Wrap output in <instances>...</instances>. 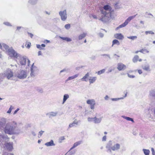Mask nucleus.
Masks as SVG:
<instances>
[{"label":"nucleus","instance_id":"1","mask_svg":"<svg viewBox=\"0 0 155 155\" xmlns=\"http://www.w3.org/2000/svg\"><path fill=\"white\" fill-rule=\"evenodd\" d=\"M6 118L2 117L0 119V128H3L5 134H19L20 130L17 127V123L12 121L6 123Z\"/></svg>","mask_w":155,"mask_h":155},{"label":"nucleus","instance_id":"2","mask_svg":"<svg viewBox=\"0 0 155 155\" xmlns=\"http://www.w3.org/2000/svg\"><path fill=\"white\" fill-rule=\"evenodd\" d=\"M101 11V16L99 20L104 23L108 22L111 17L112 8L109 5H105Z\"/></svg>","mask_w":155,"mask_h":155},{"label":"nucleus","instance_id":"3","mask_svg":"<svg viewBox=\"0 0 155 155\" xmlns=\"http://www.w3.org/2000/svg\"><path fill=\"white\" fill-rule=\"evenodd\" d=\"M14 72L10 69L6 70L4 72L2 75L3 77H5L8 79H11L14 76Z\"/></svg>","mask_w":155,"mask_h":155},{"label":"nucleus","instance_id":"4","mask_svg":"<svg viewBox=\"0 0 155 155\" xmlns=\"http://www.w3.org/2000/svg\"><path fill=\"white\" fill-rule=\"evenodd\" d=\"M112 144V142L111 141H110L106 146V148L108 149L110 151L111 150L113 151H115L118 150L120 149V145L118 143H116L114 144L113 146L110 147Z\"/></svg>","mask_w":155,"mask_h":155},{"label":"nucleus","instance_id":"5","mask_svg":"<svg viewBox=\"0 0 155 155\" xmlns=\"http://www.w3.org/2000/svg\"><path fill=\"white\" fill-rule=\"evenodd\" d=\"M8 53L10 56L15 58L16 59L18 58L21 57V55L18 54L12 47H11L10 49L8 50Z\"/></svg>","mask_w":155,"mask_h":155},{"label":"nucleus","instance_id":"6","mask_svg":"<svg viewBox=\"0 0 155 155\" xmlns=\"http://www.w3.org/2000/svg\"><path fill=\"white\" fill-rule=\"evenodd\" d=\"M137 15V14H136V15L129 17L123 23L120 25L116 29H117L118 28H122L125 26L131 20L134 19L136 17Z\"/></svg>","mask_w":155,"mask_h":155},{"label":"nucleus","instance_id":"7","mask_svg":"<svg viewBox=\"0 0 155 155\" xmlns=\"http://www.w3.org/2000/svg\"><path fill=\"white\" fill-rule=\"evenodd\" d=\"M8 140L7 141L6 140V141L5 140H3L2 142V143H1V144L0 143V146H1V145H3L4 144L6 148L8 150H11L13 148V144L12 143H6V142L8 141Z\"/></svg>","mask_w":155,"mask_h":155},{"label":"nucleus","instance_id":"8","mask_svg":"<svg viewBox=\"0 0 155 155\" xmlns=\"http://www.w3.org/2000/svg\"><path fill=\"white\" fill-rule=\"evenodd\" d=\"M38 69L35 66L33 63L31 68L30 75L31 77H34L37 74Z\"/></svg>","mask_w":155,"mask_h":155},{"label":"nucleus","instance_id":"9","mask_svg":"<svg viewBox=\"0 0 155 155\" xmlns=\"http://www.w3.org/2000/svg\"><path fill=\"white\" fill-rule=\"evenodd\" d=\"M59 15L62 21H64L67 19V17L66 10L60 11L59 12Z\"/></svg>","mask_w":155,"mask_h":155},{"label":"nucleus","instance_id":"10","mask_svg":"<svg viewBox=\"0 0 155 155\" xmlns=\"http://www.w3.org/2000/svg\"><path fill=\"white\" fill-rule=\"evenodd\" d=\"M27 76L26 72L23 70L21 71L18 74L17 77L20 79L25 78Z\"/></svg>","mask_w":155,"mask_h":155},{"label":"nucleus","instance_id":"11","mask_svg":"<svg viewBox=\"0 0 155 155\" xmlns=\"http://www.w3.org/2000/svg\"><path fill=\"white\" fill-rule=\"evenodd\" d=\"M17 59L19 60L20 63L21 65H25L26 64L27 58L25 57L22 56L21 55V57Z\"/></svg>","mask_w":155,"mask_h":155},{"label":"nucleus","instance_id":"12","mask_svg":"<svg viewBox=\"0 0 155 155\" xmlns=\"http://www.w3.org/2000/svg\"><path fill=\"white\" fill-rule=\"evenodd\" d=\"M117 68L119 70L121 71L125 69L126 68V66L122 63H120L118 64Z\"/></svg>","mask_w":155,"mask_h":155},{"label":"nucleus","instance_id":"13","mask_svg":"<svg viewBox=\"0 0 155 155\" xmlns=\"http://www.w3.org/2000/svg\"><path fill=\"white\" fill-rule=\"evenodd\" d=\"M114 36L115 38L119 40H122L124 38V36L121 33L116 34Z\"/></svg>","mask_w":155,"mask_h":155},{"label":"nucleus","instance_id":"14","mask_svg":"<svg viewBox=\"0 0 155 155\" xmlns=\"http://www.w3.org/2000/svg\"><path fill=\"white\" fill-rule=\"evenodd\" d=\"M102 117H101L100 118H97L96 117L94 118V122L95 124L99 123H100L102 119Z\"/></svg>","mask_w":155,"mask_h":155},{"label":"nucleus","instance_id":"15","mask_svg":"<svg viewBox=\"0 0 155 155\" xmlns=\"http://www.w3.org/2000/svg\"><path fill=\"white\" fill-rule=\"evenodd\" d=\"M69 97V95L68 94H65L63 96V100L62 104H64L66 101Z\"/></svg>","mask_w":155,"mask_h":155},{"label":"nucleus","instance_id":"16","mask_svg":"<svg viewBox=\"0 0 155 155\" xmlns=\"http://www.w3.org/2000/svg\"><path fill=\"white\" fill-rule=\"evenodd\" d=\"M82 143V141L81 140L78 141L77 142H76V143H74L73 146L71 148V150H72L73 148H75L78 145L81 144Z\"/></svg>","mask_w":155,"mask_h":155},{"label":"nucleus","instance_id":"17","mask_svg":"<svg viewBox=\"0 0 155 155\" xmlns=\"http://www.w3.org/2000/svg\"><path fill=\"white\" fill-rule=\"evenodd\" d=\"M86 102L87 104L90 105L95 104V101L94 99L87 100Z\"/></svg>","mask_w":155,"mask_h":155},{"label":"nucleus","instance_id":"18","mask_svg":"<svg viewBox=\"0 0 155 155\" xmlns=\"http://www.w3.org/2000/svg\"><path fill=\"white\" fill-rule=\"evenodd\" d=\"M87 35V33H83L82 34H80L78 37V39L79 40H81L83 38L85 37Z\"/></svg>","mask_w":155,"mask_h":155},{"label":"nucleus","instance_id":"19","mask_svg":"<svg viewBox=\"0 0 155 155\" xmlns=\"http://www.w3.org/2000/svg\"><path fill=\"white\" fill-rule=\"evenodd\" d=\"M97 79L96 77H91L89 79V83L92 84L94 83Z\"/></svg>","mask_w":155,"mask_h":155},{"label":"nucleus","instance_id":"20","mask_svg":"<svg viewBox=\"0 0 155 155\" xmlns=\"http://www.w3.org/2000/svg\"><path fill=\"white\" fill-rule=\"evenodd\" d=\"M89 73H87L85 74V75L81 79V80L83 81H87V80L86 79L89 77Z\"/></svg>","mask_w":155,"mask_h":155},{"label":"nucleus","instance_id":"21","mask_svg":"<svg viewBox=\"0 0 155 155\" xmlns=\"http://www.w3.org/2000/svg\"><path fill=\"white\" fill-rule=\"evenodd\" d=\"M60 38H61V39H62V40H65V41H66L68 42H70L72 41V39L69 38L63 37H60Z\"/></svg>","mask_w":155,"mask_h":155},{"label":"nucleus","instance_id":"22","mask_svg":"<svg viewBox=\"0 0 155 155\" xmlns=\"http://www.w3.org/2000/svg\"><path fill=\"white\" fill-rule=\"evenodd\" d=\"M122 117H123L124 118L127 120L131 121L133 122H134V120L132 118L128 117H127L124 116H122Z\"/></svg>","mask_w":155,"mask_h":155},{"label":"nucleus","instance_id":"23","mask_svg":"<svg viewBox=\"0 0 155 155\" xmlns=\"http://www.w3.org/2000/svg\"><path fill=\"white\" fill-rule=\"evenodd\" d=\"M37 0H29L28 3L31 5H35L37 2Z\"/></svg>","mask_w":155,"mask_h":155},{"label":"nucleus","instance_id":"24","mask_svg":"<svg viewBox=\"0 0 155 155\" xmlns=\"http://www.w3.org/2000/svg\"><path fill=\"white\" fill-rule=\"evenodd\" d=\"M115 44H117V45H120L119 42L116 39L114 40H113L112 42V46H113V45Z\"/></svg>","mask_w":155,"mask_h":155},{"label":"nucleus","instance_id":"25","mask_svg":"<svg viewBox=\"0 0 155 155\" xmlns=\"http://www.w3.org/2000/svg\"><path fill=\"white\" fill-rule=\"evenodd\" d=\"M143 151L145 155H149L150 151L149 150H147L145 149H143Z\"/></svg>","mask_w":155,"mask_h":155},{"label":"nucleus","instance_id":"26","mask_svg":"<svg viewBox=\"0 0 155 155\" xmlns=\"http://www.w3.org/2000/svg\"><path fill=\"white\" fill-rule=\"evenodd\" d=\"M2 47L6 50V51L8 52V50L9 49H10L9 47L6 44H3L2 45Z\"/></svg>","mask_w":155,"mask_h":155},{"label":"nucleus","instance_id":"27","mask_svg":"<svg viewBox=\"0 0 155 155\" xmlns=\"http://www.w3.org/2000/svg\"><path fill=\"white\" fill-rule=\"evenodd\" d=\"M139 58V56L137 55H136L133 59V61L134 62H136L137 61Z\"/></svg>","mask_w":155,"mask_h":155},{"label":"nucleus","instance_id":"28","mask_svg":"<svg viewBox=\"0 0 155 155\" xmlns=\"http://www.w3.org/2000/svg\"><path fill=\"white\" fill-rule=\"evenodd\" d=\"M142 68L144 70H145L147 71H150L149 70V65L145 66H144L142 67Z\"/></svg>","mask_w":155,"mask_h":155},{"label":"nucleus","instance_id":"29","mask_svg":"<svg viewBox=\"0 0 155 155\" xmlns=\"http://www.w3.org/2000/svg\"><path fill=\"white\" fill-rule=\"evenodd\" d=\"M58 114V112H51L50 113V115L51 116L54 117L55 116Z\"/></svg>","mask_w":155,"mask_h":155},{"label":"nucleus","instance_id":"30","mask_svg":"<svg viewBox=\"0 0 155 155\" xmlns=\"http://www.w3.org/2000/svg\"><path fill=\"white\" fill-rule=\"evenodd\" d=\"M31 46V43L30 42H26V43L25 45L26 47L28 48H29Z\"/></svg>","mask_w":155,"mask_h":155},{"label":"nucleus","instance_id":"31","mask_svg":"<svg viewBox=\"0 0 155 155\" xmlns=\"http://www.w3.org/2000/svg\"><path fill=\"white\" fill-rule=\"evenodd\" d=\"M150 95L152 97H155V91L153 90L151 91L150 92Z\"/></svg>","mask_w":155,"mask_h":155},{"label":"nucleus","instance_id":"32","mask_svg":"<svg viewBox=\"0 0 155 155\" xmlns=\"http://www.w3.org/2000/svg\"><path fill=\"white\" fill-rule=\"evenodd\" d=\"M65 139L64 137V136H62L60 137L58 140V142L60 143H61L62 140Z\"/></svg>","mask_w":155,"mask_h":155},{"label":"nucleus","instance_id":"33","mask_svg":"<svg viewBox=\"0 0 155 155\" xmlns=\"http://www.w3.org/2000/svg\"><path fill=\"white\" fill-rule=\"evenodd\" d=\"M13 106L12 105H11L9 110L7 112V113L9 114H10L12 110L13 109Z\"/></svg>","mask_w":155,"mask_h":155},{"label":"nucleus","instance_id":"34","mask_svg":"<svg viewBox=\"0 0 155 155\" xmlns=\"http://www.w3.org/2000/svg\"><path fill=\"white\" fill-rule=\"evenodd\" d=\"M105 71V69H103L99 71H98L97 73L98 75H100L101 74L104 73Z\"/></svg>","mask_w":155,"mask_h":155},{"label":"nucleus","instance_id":"35","mask_svg":"<svg viewBox=\"0 0 155 155\" xmlns=\"http://www.w3.org/2000/svg\"><path fill=\"white\" fill-rule=\"evenodd\" d=\"M139 52H140L143 53H148L149 51L147 49H142L139 51Z\"/></svg>","mask_w":155,"mask_h":155},{"label":"nucleus","instance_id":"36","mask_svg":"<svg viewBox=\"0 0 155 155\" xmlns=\"http://www.w3.org/2000/svg\"><path fill=\"white\" fill-rule=\"evenodd\" d=\"M145 33L146 35H147L148 34L152 35H154V32L151 31H146L145 32Z\"/></svg>","mask_w":155,"mask_h":155},{"label":"nucleus","instance_id":"37","mask_svg":"<svg viewBox=\"0 0 155 155\" xmlns=\"http://www.w3.org/2000/svg\"><path fill=\"white\" fill-rule=\"evenodd\" d=\"M55 145V143H54L53 141L52 140H51L49 142V146H54Z\"/></svg>","mask_w":155,"mask_h":155},{"label":"nucleus","instance_id":"38","mask_svg":"<svg viewBox=\"0 0 155 155\" xmlns=\"http://www.w3.org/2000/svg\"><path fill=\"white\" fill-rule=\"evenodd\" d=\"M75 153V151H74L73 152H72V151H71V152H70L69 151H68V153H67L65 155H72L73 154H74Z\"/></svg>","mask_w":155,"mask_h":155},{"label":"nucleus","instance_id":"39","mask_svg":"<svg viewBox=\"0 0 155 155\" xmlns=\"http://www.w3.org/2000/svg\"><path fill=\"white\" fill-rule=\"evenodd\" d=\"M127 38H128L131 39L132 40H134V39H136L137 38V37L136 36H129L127 37Z\"/></svg>","mask_w":155,"mask_h":155},{"label":"nucleus","instance_id":"40","mask_svg":"<svg viewBox=\"0 0 155 155\" xmlns=\"http://www.w3.org/2000/svg\"><path fill=\"white\" fill-rule=\"evenodd\" d=\"M71 27L70 24H67L64 26L65 28L67 29H69Z\"/></svg>","mask_w":155,"mask_h":155},{"label":"nucleus","instance_id":"41","mask_svg":"<svg viewBox=\"0 0 155 155\" xmlns=\"http://www.w3.org/2000/svg\"><path fill=\"white\" fill-rule=\"evenodd\" d=\"M36 47L38 48L40 50L44 49V48H42L41 47V45H37Z\"/></svg>","mask_w":155,"mask_h":155},{"label":"nucleus","instance_id":"42","mask_svg":"<svg viewBox=\"0 0 155 155\" xmlns=\"http://www.w3.org/2000/svg\"><path fill=\"white\" fill-rule=\"evenodd\" d=\"M44 132V131H40L39 133L38 136V137H41Z\"/></svg>","mask_w":155,"mask_h":155},{"label":"nucleus","instance_id":"43","mask_svg":"<svg viewBox=\"0 0 155 155\" xmlns=\"http://www.w3.org/2000/svg\"><path fill=\"white\" fill-rule=\"evenodd\" d=\"M124 99V98L121 97V98H112V101H116L118 100H119L122 99Z\"/></svg>","mask_w":155,"mask_h":155},{"label":"nucleus","instance_id":"44","mask_svg":"<svg viewBox=\"0 0 155 155\" xmlns=\"http://www.w3.org/2000/svg\"><path fill=\"white\" fill-rule=\"evenodd\" d=\"M87 120L89 122L94 121V118L88 117L87 119Z\"/></svg>","mask_w":155,"mask_h":155},{"label":"nucleus","instance_id":"45","mask_svg":"<svg viewBox=\"0 0 155 155\" xmlns=\"http://www.w3.org/2000/svg\"><path fill=\"white\" fill-rule=\"evenodd\" d=\"M63 72H65L66 73H67L68 72V71L67 69H64L62 70H61L60 72V73Z\"/></svg>","mask_w":155,"mask_h":155},{"label":"nucleus","instance_id":"46","mask_svg":"<svg viewBox=\"0 0 155 155\" xmlns=\"http://www.w3.org/2000/svg\"><path fill=\"white\" fill-rule=\"evenodd\" d=\"M3 23L4 24H5L7 26H11V24H10V23L8 22H4Z\"/></svg>","mask_w":155,"mask_h":155},{"label":"nucleus","instance_id":"47","mask_svg":"<svg viewBox=\"0 0 155 155\" xmlns=\"http://www.w3.org/2000/svg\"><path fill=\"white\" fill-rule=\"evenodd\" d=\"M3 155H13V154L11 153H8L6 152L4 153Z\"/></svg>","mask_w":155,"mask_h":155},{"label":"nucleus","instance_id":"48","mask_svg":"<svg viewBox=\"0 0 155 155\" xmlns=\"http://www.w3.org/2000/svg\"><path fill=\"white\" fill-rule=\"evenodd\" d=\"M74 124L72 123L70 124L69 126V127L71 128L74 127Z\"/></svg>","mask_w":155,"mask_h":155},{"label":"nucleus","instance_id":"49","mask_svg":"<svg viewBox=\"0 0 155 155\" xmlns=\"http://www.w3.org/2000/svg\"><path fill=\"white\" fill-rule=\"evenodd\" d=\"M74 124L77 125L78 124V122L76 119L73 122Z\"/></svg>","mask_w":155,"mask_h":155},{"label":"nucleus","instance_id":"50","mask_svg":"<svg viewBox=\"0 0 155 155\" xmlns=\"http://www.w3.org/2000/svg\"><path fill=\"white\" fill-rule=\"evenodd\" d=\"M127 75H128V77L130 78H133L135 77V76L130 75V74H127Z\"/></svg>","mask_w":155,"mask_h":155},{"label":"nucleus","instance_id":"51","mask_svg":"<svg viewBox=\"0 0 155 155\" xmlns=\"http://www.w3.org/2000/svg\"><path fill=\"white\" fill-rule=\"evenodd\" d=\"M74 78V76H73L69 77H68V80H71L73 79Z\"/></svg>","mask_w":155,"mask_h":155},{"label":"nucleus","instance_id":"52","mask_svg":"<svg viewBox=\"0 0 155 155\" xmlns=\"http://www.w3.org/2000/svg\"><path fill=\"white\" fill-rule=\"evenodd\" d=\"M19 110V108H17L14 112V113H13V115H15V114L16 113H17V112Z\"/></svg>","mask_w":155,"mask_h":155},{"label":"nucleus","instance_id":"53","mask_svg":"<svg viewBox=\"0 0 155 155\" xmlns=\"http://www.w3.org/2000/svg\"><path fill=\"white\" fill-rule=\"evenodd\" d=\"M83 67V66H81L80 67H77L76 68V69L77 70H79L80 68H82Z\"/></svg>","mask_w":155,"mask_h":155},{"label":"nucleus","instance_id":"54","mask_svg":"<svg viewBox=\"0 0 155 155\" xmlns=\"http://www.w3.org/2000/svg\"><path fill=\"white\" fill-rule=\"evenodd\" d=\"M95 104H93L91 105L90 108L92 109H94V105Z\"/></svg>","mask_w":155,"mask_h":155},{"label":"nucleus","instance_id":"55","mask_svg":"<svg viewBox=\"0 0 155 155\" xmlns=\"http://www.w3.org/2000/svg\"><path fill=\"white\" fill-rule=\"evenodd\" d=\"M101 55L102 56H105L108 57L110 59V55L109 54H102Z\"/></svg>","mask_w":155,"mask_h":155},{"label":"nucleus","instance_id":"56","mask_svg":"<svg viewBox=\"0 0 155 155\" xmlns=\"http://www.w3.org/2000/svg\"><path fill=\"white\" fill-rule=\"evenodd\" d=\"M99 35L102 38L104 36V34L102 33H99Z\"/></svg>","mask_w":155,"mask_h":155},{"label":"nucleus","instance_id":"57","mask_svg":"<svg viewBox=\"0 0 155 155\" xmlns=\"http://www.w3.org/2000/svg\"><path fill=\"white\" fill-rule=\"evenodd\" d=\"M106 136H104L103 137L102 139L103 141H105L106 140Z\"/></svg>","mask_w":155,"mask_h":155},{"label":"nucleus","instance_id":"58","mask_svg":"<svg viewBox=\"0 0 155 155\" xmlns=\"http://www.w3.org/2000/svg\"><path fill=\"white\" fill-rule=\"evenodd\" d=\"M31 134L33 136H35L36 135L35 133L33 131L31 132Z\"/></svg>","mask_w":155,"mask_h":155},{"label":"nucleus","instance_id":"59","mask_svg":"<svg viewBox=\"0 0 155 155\" xmlns=\"http://www.w3.org/2000/svg\"><path fill=\"white\" fill-rule=\"evenodd\" d=\"M138 73L140 74H141L142 73V70H138Z\"/></svg>","mask_w":155,"mask_h":155},{"label":"nucleus","instance_id":"60","mask_svg":"<svg viewBox=\"0 0 155 155\" xmlns=\"http://www.w3.org/2000/svg\"><path fill=\"white\" fill-rule=\"evenodd\" d=\"M93 18L94 19H97V17L96 15H92V16Z\"/></svg>","mask_w":155,"mask_h":155},{"label":"nucleus","instance_id":"61","mask_svg":"<svg viewBox=\"0 0 155 155\" xmlns=\"http://www.w3.org/2000/svg\"><path fill=\"white\" fill-rule=\"evenodd\" d=\"M41 54V51H39L38 52V55L39 56Z\"/></svg>","mask_w":155,"mask_h":155},{"label":"nucleus","instance_id":"62","mask_svg":"<svg viewBox=\"0 0 155 155\" xmlns=\"http://www.w3.org/2000/svg\"><path fill=\"white\" fill-rule=\"evenodd\" d=\"M78 74H76L74 75V78H77V77H78Z\"/></svg>","mask_w":155,"mask_h":155},{"label":"nucleus","instance_id":"63","mask_svg":"<svg viewBox=\"0 0 155 155\" xmlns=\"http://www.w3.org/2000/svg\"><path fill=\"white\" fill-rule=\"evenodd\" d=\"M41 47L43 48V47H45V45L44 44H42L41 45Z\"/></svg>","mask_w":155,"mask_h":155},{"label":"nucleus","instance_id":"64","mask_svg":"<svg viewBox=\"0 0 155 155\" xmlns=\"http://www.w3.org/2000/svg\"><path fill=\"white\" fill-rule=\"evenodd\" d=\"M30 61L29 60H28V66L30 64Z\"/></svg>","mask_w":155,"mask_h":155}]
</instances>
